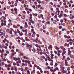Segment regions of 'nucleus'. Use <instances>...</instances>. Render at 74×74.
<instances>
[{
	"instance_id": "f257e3e1",
	"label": "nucleus",
	"mask_w": 74,
	"mask_h": 74,
	"mask_svg": "<svg viewBox=\"0 0 74 74\" xmlns=\"http://www.w3.org/2000/svg\"><path fill=\"white\" fill-rule=\"evenodd\" d=\"M25 39L27 41H30V39H28L27 37H26L25 38Z\"/></svg>"
},
{
	"instance_id": "f03ea898",
	"label": "nucleus",
	"mask_w": 74,
	"mask_h": 74,
	"mask_svg": "<svg viewBox=\"0 0 74 74\" xmlns=\"http://www.w3.org/2000/svg\"><path fill=\"white\" fill-rule=\"evenodd\" d=\"M65 63L66 65H67L68 62H67V60H65Z\"/></svg>"
},
{
	"instance_id": "7ed1b4c3",
	"label": "nucleus",
	"mask_w": 74,
	"mask_h": 74,
	"mask_svg": "<svg viewBox=\"0 0 74 74\" xmlns=\"http://www.w3.org/2000/svg\"><path fill=\"white\" fill-rule=\"evenodd\" d=\"M16 66H20V65L19 64V62H16Z\"/></svg>"
},
{
	"instance_id": "20e7f679",
	"label": "nucleus",
	"mask_w": 74,
	"mask_h": 74,
	"mask_svg": "<svg viewBox=\"0 0 74 74\" xmlns=\"http://www.w3.org/2000/svg\"><path fill=\"white\" fill-rule=\"evenodd\" d=\"M46 23L48 25H50L51 24V22L50 21H48L46 22Z\"/></svg>"
},
{
	"instance_id": "39448f33",
	"label": "nucleus",
	"mask_w": 74,
	"mask_h": 74,
	"mask_svg": "<svg viewBox=\"0 0 74 74\" xmlns=\"http://www.w3.org/2000/svg\"><path fill=\"white\" fill-rule=\"evenodd\" d=\"M13 59H14V60H15V61H16L17 60V58H15L14 57H13Z\"/></svg>"
},
{
	"instance_id": "423d86ee",
	"label": "nucleus",
	"mask_w": 74,
	"mask_h": 74,
	"mask_svg": "<svg viewBox=\"0 0 74 74\" xmlns=\"http://www.w3.org/2000/svg\"><path fill=\"white\" fill-rule=\"evenodd\" d=\"M57 22V21H56V20H54L53 21V23H54V24H56V22Z\"/></svg>"
},
{
	"instance_id": "0eeeda50",
	"label": "nucleus",
	"mask_w": 74,
	"mask_h": 74,
	"mask_svg": "<svg viewBox=\"0 0 74 74\" xmlns=\"http://www.w3.org/2000/svg\"><path fill=\"white\" fill-rule=\"evenodd\" d=\"M8 25H9V26H11V25H12V23H9Z\"/></svg>"
},
{
	"instance_id": "6e6552de",
	"label": "nucleus",
	"mask_w": 74,
	"mask_h": 74,
	"mask_svg": "<svg viewBox=\"0 0 74 74\" xmlns=\"http://www.w3.org/2000/svg\"><path fill=\"white\" fill-rule=\"evenodd\" d=\"M48 60L49 61H50L51 60V58H50V57L48 56Z\"/></svg>"
},
{
	"instance_id": "1a4fd4ad",
	"label": "nucleus",
	"mask_w": 74,
	"mask_h": 74,
	"mask_svg": "<svg viewBox=\"0 0 74 74\" xmlns=\"http://www.w3.org/2000/svg\"><path fill=\"white\" fill-rule=\"evenodd\" d=\"M42 40L43 41H44V42H46V41H45V39H44L43 38H42Z\"/></svg>"
},
{
	"instance_id": "9d476101",
	"label": "nucleus",
	"mask_w": 74,
	"mask_h": 74,
	"mask_svg": "<svg viewBox=\"0 0 74 74\" xmlns=\"http://www.w3.org/2000/svg\"><path fill=\"white\" fill-rule=\"evenodd\" d=\"M28 49H29V50L30 51H32V48H31V47H29L28 48Z\"/></svg>"
},
{
	"instance_id": "9b49d317",
	"label": "nucleus",
	"mask_w": 74,
	"mask_h": 74,
	"mask_svg": "<svg viewBox=\"0 0 74 74\" xmlns=\"http://www.w3.org/2000/svg\"><path fill=\"white\" fill-rule=\"evenodd\" d=\"M17 33H20V31H19V29H17Z\"/></svg>"
},
{
	"instance_id": "f8f14e48",
	"label": "nucleus",
	"mask_w": 74,
	"mask_h": 74,
	"mask_svg": "<svg viewBox=\"0 0 74 74\" xmlns=\"http://www.w3.org/2000/svg\"><path fill=\"white\" fill-rule=\"evenodd\" d=\"M59 33L60 35H61V34L62 33V31H59Z\"/></svg>"
},
{
	"instance_id": "ddd939ff",
	"label": "nucleus",
	"mask_w": 74,
	"mask_h": 74,
	"mask_svg": "<svg viewBox=\"0 0 74 74\" xmlns=\"http://www.w3.org/2000/svg\"><path fill=\"white\" fill-rule=\"evenodd\" d=\"M63 73H67V71H63Z\"/></svg>"
},
{
	"instance_id": "4468645a",
	"label": "nucleus",
	"mask_w": 74,
	"mask_h": 74,
	"mask_svg": "<svg viewBox=\"0 0 74 74\" xmlns=\"http://www.w3.org/2000/svg\"><path fill=\"white\" fill-rule=\"evenodd\" d=\"M26 45H27V47H30V45L28 44H27Z\"/></svg>"
},
{
	"instance_id": "2eb2a0df",
	"label": "nucleus",
	"mask_w": 74,
	"mask_h": 74,
	"mask_svg": "<svg viewBox=\"0 0 74 74\" xmlns=\"http://www.w3.org/2000/svg\"><path fill=\"white\" fill-rule=\"evenodd\" d=\"M8 66L9 67H12L11 65H10V64H9L8 65Z\"/></svg>"
},
{
	"instance_id": "dca6fc26",
	"label": "nucleus",
	"mask_w": 74,
	"mask_h": 74,
	"mask_svg": "<svg viewBox=\"0 0 74 74\" xmlns=\"http://www.w3.org/2000/svg\"><path fill=\"white\" fill-rule=\"evenodd\" d=\"M10 30H11V31H13V32H14V29H12V28H10Z\"/></svg>"
},
{
	"instance_id": "f3484780",
	"label": "nucleus",
	"mask_w": 74,
	"mask_h": 74,
	"mask_svg": "<svg viewBox=\"0 0 74 74\" xmlns=\"http://www.w3.org/2000/svg\"><path fill=\"white\" fill-rule=\"evenodd\" d=\"M20 55H21V56H23V54L22 52H21L20 53Z\"/></svg>"
},
{
	"instance_id": "a211bd4d",
	"label": "nucleus",
	"mask_w": 74,
	"mask_h": 74,
	"mask_svg": "<svg viewBox=\"0 0 74 74\" xmlns=\"http://www.w3.org/2000/svg\"><path fill=\"white\" fill-rule=\"evenodd\" d=\"M19 17H17L16 18V20L17 21H18L19 20Z\"/></svg>"
},
{
	"instance_id": "6ab92c4d",
	"label": "nucleus",
	"mask_w": 74,
	"mask_h": 74,
	"mask_svg": "<svg viewBox=\"0 0 74 74\" xmlns=\"http://www.w3.org/2000/svg\"><path fill=\"white\" fill-rule=\"evenodd\" d=\"M4 54L3 53H2L1 55V58H3L4 57Z\"/></svg>"
},
{
	"instance_id": "aec40b11",
	"label": "nucleus",
	"mask_w": 74,
	"mask_h": 74,
	"mask_svg": "<svg viewBox=\"0 0 74 74\" xmlns=\"http://www.w3.org/2000/svg\"><path fill=\"white\" fill-rule=\"evenodd\" d=\"M68 55H71V53H70V52H68Z\"/></svg>"
},
{
	"instance_id": "412c9836",
	"label": "nucleus",
	"mask_w": 74,
	"mask_h": 74,
	"mask_svg": "<svg viewBox=\"0 0 74 74\" xmlns=\"http://www.w3.org/2000/svg\"><path fill=\"white\" fill-rule=\"evenodd\" d=\"M17 39H18V40H20V39H21V37L19 36H18L17 37Z\"/></svg>"
},
{
	"instance_id": "4be33fe9",
	"label": "nucleus",
	"mask_w": 74,
	"mask_h": 74,
	"mask_svg": "<svg viewBox=\"0 0 74 74\" xmlns=\"http://www.w3.org/2000/svg\"><path fill=\"white\" fill-rule=\"evenodd\" d=\"M20 36H22V35H23V34H21V33H20L19 34Z\"/></svg>"
},
{
	"instance_id": "5701e85b",
	"label": "nucleus",
	"mask_w": 74,
	"mask_h": 74,
	"mask_svg": "<svg viewBox=\"0 0 74 74\" xmlns=\"http://www.w3.org/2000/svg\"><path fill=\"white\" fill-rule=\"evenodd\" d=\"M14 11H18V10H17V9H16V8H14Z\"/></svg>"
},
{
	"instance_id": "b1692460",
	"label": "nucleus",
	"mask_w": 74,
	"mask_h": 74,
	"mask_svg": "<svg viewBox=\"0 0 74 74\" xmlns=\"http://www.w3.org/2000/svg\"><path fill=\"white\" fill-rule=\"evenodd\" d=\"M18 62L19 63H21V61L19 60L18 61Z\"/></svg>"
},
{
	"instance_id": "393cba45",
	"label": "nucleus",
	"mask_w": 74,
	"mask_h": 74,
	"mask_svg": "<svg viewBox=\"0 0 74 74\" xmlns=\"http://www.w3.org/2000/svg\"><path fill=\"white\" fill-rule=\"evenodd\" d=\"M64 19L65 20V22H66V21H67V18H64Z\"/></svg>"
},
{
	"instance_id": "a878e982",
	"label": "nucleus",
	"mask_w": 74,
	"mask_h": 74,
	"mask_svg": "<svg viewBox=\"0 0 74 74\" xmlns=\"http://www.w3.org/2000/svg\"><path fill=\"white\" fill-rule=\"evenodd\" d=\"M64 48L63 46H60V48H61V49H63Z\"/></svg>"
},
{
	"instance_id": "bb28decb",
	"label": "nucleus",
	"mask_w": 74,
	"mask_h": 74,
	"mask_svg": "<svg viewBox=\"0 0 74 74\" xmlns=\"http://www.w3.org/2000/svg\"><path fill=\"white\" fill-rule=\"evenodd\" d=\"M56 70H57L59 71V68H58V67H56Z\"/></svg>"
},
{
	"instance_id": "cd10ccee",
	"label": "nucleus",
	"mask_w": 74,
	"mask_h": 74,
	"mask_svg": "<svg viewBox=\"0 0 74 74\" xmlns=\"http://www.w3.org/2000/svg\"><path fill=\"white\" fill-rule=\"evenodd\" d=\"M24 58L25 59H27V57L26 56H24Z\"/></svg>"
},
{
	"instance_id": "c85d7f7f",
	"label": "nucleus",
	"mask_w": 74,
	"mask_h": 74,
	"mask_svg": "<svg viewBox=\"0 0 74 74\" xmlns=\"http://www.w3.org/2000/svg\"><path fill=\"white\" fill-rule=\"evenodd\" d=\"M28 35H29V37H30V36H31V33H29L28 34Z\"/></svg>"
},
{
	"instance_id": "c756f323",
	"label": "nucleus",
	"mask_w": 74,
	"mask_h": 74,
	"mask_svg": "<svg viewBox=\"0 0 74 74\" xmlns=\"http://www.w3.org/2000/svg\"><path fill=\"white\" fill-rule=\"evenodd\" d=\"M27 13L28 14H30V12H29V10L27 11Z\"/></svg>"
},
{
	"instance_id": "7c9ffc66",
	"label": "nucleus",
	"mask_w": 74,
	"mask_h": 74,
	"mask_svg": "<svg viewBox=\"0 0 74 74\" xmlns=\"http://www.w3.org/2000/svg\"><path fill=\"white\" fill-rule=\"evenodd\" d=\"M35 42H37V43H38V40H35Z\"/></svg>"
},
{
	"instance_id": "2f4dec72",
	"label": "nucleus",
	"mask_w": 74,
	"mask_h": 74,
	"mask_svg": "<svg viewBox=\"0 0 74 74\" xmlns=\"http://www.w3.org/2000/svg\"><path fill=\"white\" fill-rule=\"evenodd\" d=\"M71 69H73V68H74V66H73V65L71 66Z\"/></svg>"
},
{
	"instance_id": "473e14b6",
	"label": "nucleus",
	"mask_w": 74,
	"mask_h": 74,
	"mask_svg": "<svg viewBox=\"0 0 74 74\" xmlns=\"http://www.w3.org/2000/svg\"><path fill=\"white\" fill-rule=\"evenodd\" d=\"M43 29H45V28H46L45 26V25H43Z\"/></svg>"
},
{
	"instance_id": "72a5a7b5",
	"label": "nucleus",
	"mask_w": 74,
	"mask_h": 74,
	"mask_svg": "<svg viewBox=\"0 0 74 74\" xmlns=\"http://www.w3.org/2000/svg\"><path fill=\"white\" fill-rule=\"evenodd\" d=\"M69 44H70V45H72V44H73V42H69Z\"/></svg>"
},
{
	"instance_id": "f704fd0d",
	"label": "nucleus",
	"mask_w": 74,
	"mask_h": 74,
	"mask_svg": "<svg viewBox=\"0 0 74 74\" xmlns=\"http://www.w3.org/2000/svg\"><path fill=\"white\" fill-rule=\"evenodd\" d=\"M71 4L69 3V7H71Z\"/></svg>"
},
{
	"instance_id": "c9c22d12",
	"label": "nucleus",
	"mask_w": 74,
	"mask_h": 74,
	"mask_svg": "<svg viewBox=\"0 0 74 74\" xmlns=\"http://www.w3.org/2000/svg\"><path fill=\"white\" fill-rule=\"evenodd\" d=\"M64 15L65 17H67V15L66 14H64Z\"/></svg>"
},
{
	"instance_id": "e433bc0d",
	"label": "nucleus",
	"mask_w": 74,
	"mask_h": 74,
	"mask_svg": "<svg viewBox=\"0 0 74 74\" xmlns=\"http://www.w3.org/2000/svg\"><path fill=\"white\" fill-rule=\"evenodd\" d=\"M67 59L68 60H70V58H69V57H68L67 58Z\"/></svg>"
},
{
	"instance_id": "4c0bfd02",
	"label": "nucleus",
	"mask_w": 74,
	"mask_h": 74,
	"mask_svg": "<svg viewBox=\"0 0 74 74\" xmlns=\"http://www.w3.org/2000/svg\"><path fill=\"white\" fill-rule=\"evenodd\" d=\"M54 53H55L56 54H58V52L56 51H54Z\"/></svg>"
},
{
	"instance_id": "58836bf2",
	"label": "nucleus",
	"mask_w": 74,
	"mask_h": 74,
	"mask_svg": "<svg viewBox=\"0 0 74 74\" xmlns=\"http://www.w3.org/2000/svg\"><path fill=\"white\" fill-rule=\"evenodd\" d=\"M73 55H71L70 56V58H73Z\"/></svg>"
},
{
	"instance_id": "ea45409f",
	"label": "nucleus",
	"mask_w": 74,
	"mask_h": 74,
	"mask_svg": "<svg viewBox=\"0 0 74 74\" xmlns=\"http://www.w3.org/2000/svg\"><path fill=\"white\" fill-rule=\"evenodd\" d=\"M58 53H61V52H60V50H58Z\"/></svg>"
},
{
	"instance_id": "a19ab883",
	"label": "nucleus",
	"mask_w": 74,
	"mask_h": 74,
	"mask_svg": "<svg viewBox=\"0 0 74 74\" xmlns=\"http://www.w3.org/2000/svg\"><path fill=\"white\" fill-rule=\"evenodd\" d=\"M13 64L14 66H15L16 65V63L15 62H13Z\"/></svg>"
},
{
	"instance_id": "79ce46f5",
	"label": "nucleus",
	"mask_w": 74,
	"mask_h": 74,
	"mask_svg": "<svg viewBox=\"0 0 74 74\" xmlns=\"http://www.w3.org/2000/svg\"><path fill=\"white\" fill-rule=\"evenodd\" d=\"M67 34H69V33H70V31H67Z\"/></svg>"
},
{
	"instance_id": "37998d69",
	"label": "nucleus",
	"mask_w": 74,
	"mask_h": 74,
	"mask_svg": "<svg viewBox=\"0 0 74 74\" xmlns=\"http://www.w3.org/2000/svg\"><path fill=\"white\" fill-rule=\"evenodd\" d=\"M64 7L65 8H68V6L66 5L64 6Z\"/></svg>"
},
{
	"instance_id": "c03bdc74",
	"label": "nucleus",
	"mask_w": 74,
	"mask_h": 74,
	"mask_svg": "<svg viewBox=\"0 0 74 74\" xmlns=\"http://www.w3.org/2000/svg\"><path fill=\"white\" fill-rule=\"evenodd\" d=\"M64 37L65 38H66L67 37V35H65Z\"/></svg>"
},
{
	"instance_id": "a18cd8bd",
	"label": "nucleus",
	"mask_w": 74,
	"mask_h": 74,
	"mask_svg": "<svg viewBox=\"0 0 74 74\" xmlns=\"http://www.w3.org/2000/svg\"><path fill=\"white\" fill-rule=\"evenodd\" d=\"M70 48H69L68 49V52H69V51H70Z\"/></svg>"
},
{
	"instance_id": "49530a36",
	"label": "nucleus",
	"mask_w": 74,
	"mask_h": 74,
	"mask_svg": "<svg viewBox=\"0 0 74 74\" xmlns=\"http://www.w3.org/2000/svg\"><path fill=\"white\" fill-rule=\"evenodd\" d=\"M65 12H67L68 11V10L66 9L65 10Z\"/></svg>"
},
{
	"instance_id": "de8ad7c7",
	"label": "nucleus",
	"mask_w": 74,
	"mask_h": 74,
	"mask_svg": "<svg viewBox=\"0 0 74 74\" xmlns=\"http://www.w3.org/2000/svg\"><path fill=\"white\" fill-rule=\"evenodd\" d=\"M5 66L6 67H8V65L7 64H5Z\"/></svg>"
},
{
	"instance_id": "09e8293b",
	"label": "nucleus",
	"mask_w": 74,
	"mask_h": 74,
	"mask_svg": "<svg viewBox=\"0 0 74 74\" xmlns=\"http://www.w3.org/2000/svg\"><path fill=\"white\" fill-rule=\"evenodd\" d=\"M11 52L12 53H13L14 52V49L11 50Z\"/></svg>"
},
{
	"instance_id": "8fccbe9b",
	"label": "nucleus",
	"mask_w": 74,
	"mask_h": 74,
	"mask_svg": "<svg viewBox=\"0 0 74 74\" xmlns=\"http://www.w3.org/2000/svg\"><path fill=\"white\" fill-rule=\"evenodd\" d=\"M10 34H12V31H10Z\"/></svg>"
},
{
	"instance_id": "3c124183",
	"label": "nucleus",
	"mask_w": 74,
	"mask_h": 74,
	"mask_svg": "<svg viewBox=\"0 0 74 74\" xmlns=\"http://www.w3.org/2000/svg\"><path fill=\"white\" fill-rule=\"evenodd\" d=\"M50 64L51 66H53V63L51 62V64L50 63Z\"/></svg>"
},
{
	"instance_id": "603ef678",
	"label": "nucleus",
	"mask_w": 74,
	"mask_h": 74,
	"mask_svg": "<svg viewBox=\"0 0 74 74\" xmlns=\"http://www.w3.org/2000/svg\"><path fill=\"white\" fill-rule=\"evenodd\" d=\"M63 59H64L66 58V56H63Z\"/></svg>"
},
{
	"instance_id": "864d4df0",
	"label": "nucleus",
	"mask_w": 74,
	"mask_h": 74,
	"mask_svg": "<svg viewBox=\"0 0 74 74\" xmlns=\"http://www.w3.org/2000/svg\"><path fill=\"white\" fill-rule=\"evenodd\" d=\"M60 29H61L62 28V26H60L59 27Z\"/></svg>"
},
{
	"instance_id": "5fc2aeb1",
	"label": "nucleus",
	"mask_w": 74,
	"mask_h": 74,
	"mask_svg": "<svg viewBox=\"0 0 74 74\" xmlns=\"http://www.w3.org/2000/svg\"><path fill=\"white\" fill-rule=\"evenodd\" d=\"M14 6L13 5H10V7H14Z\"/></svg>"
},
{
	"instance_id": "6e6d98bb",
	"label": "nucleus",
	"mask_w": 74,
	"mask_h": 74,
	"mask_svg": "<svg viewBox=\"0 0 74 74\" xmlns=\"http://www.w3.org/2000/svg\"><path fill=\"white\" fill-rule=\"evenodd\" d=\"M70 38V36H67V38H68V39Z\"/></svg>"
},
{
	"instance_id": "4d7b16f0",
	"label": "nucleus",
	"mask_w": 74,
	"mask_h": 74,
	"mask_svg": "<svg viewBox=\"0 0 74 74\" xmlns=\"http://www.w3.org/2000/svg\"><path fill=\"white\" fill-rule=\"evenodd\" d=\"M1 22H2V23H3L4 22V20L2 19L1 20Z\"/></svg>"
},
{
	"instance_id": "13d9d810",
	"label": "nucleus",
	"mask_w": 74,
	"mask_h": 74,
	"mask_svg": "<svg viewBox=\"0 0 74 74\" xmlns=\"http://www.w3.org/2000/svg\"><path fill=\"white\" fill-rule=\"evenodd\" d=\"M5 16L6 17V16H8V15L7 14H5Z\"/></svg>"
},
{
	"instance_id": "bf43d9fd",
	"label": "nucleus",
	"mask_w": 74,
	"mask_h": 74,
	"mask_svg": "<svg viewBox=\"0 0 74 74\" xmlns=\"http://www.w3.org/2000/svg\"><path fill=\"white\" fill-rule=\"evenodd\" d=\"M55 65H56V66H58V63H55Z\"/></svg>"
},
{
	"instance_id": "052dcab7",
	"label": "nucleus",
	"mask_w": 74,
	"mask_h": 74,
	"mask_svg": "<svg viewBox=\"0 0 74 74\" xmlns=\"http://www.w3.org/2000/svg\"><path fill=\"white\" fill-rule=\"evenodd\" d=\"M32 32V33H33L34 32V29H32L31 30Z\"/></svg>"
},
{
	"instance_id": "680f3d73",
	"label": "nucleus",
	"mask_w": 74,
	"mask_h": 74,
	"mask_svg": "<svg viewBox=\"0 0 74 74\" xmlns=\"http://www.w3.org/2000/svg\"><path fill=\"white\" fill-rule=\"evenodd\" d=\"M49 47L50 48H52V46L51 45H50L49 46Z\"/></svg>"
},
{
	"instance_id": "e2e57ef3",
	"label": "nucleus",
	"mask_w": 74,
	"mask_h": 74,
	"mask_svg": "<svg viewBox=\"0 0 74 74\" xmlns=\"http://www.w3.org/2000/svg\"><path fill=\"white\" fill-rule=\"evenodd\" d=\"M33 24H34V21H32L31 22Z\"/></svg>"
},
{
	"instance_id": "0e129e2a",
	"label": "nucleus",
	"mask_w": 74,
	"mask_h": 74,
	"mask_svg": "<svg viewBox=\"0 0 74 74\" xmlns=\"http://www.w3.org/2000/svg\"><path fill=\"white\" fill-rule=\"evenodd\" d=\"M8 4H10V5L11 4V2L10 1H9V2H8Z\"/></svg>"
},
{
	"instance_id": "69168bd1",
	"label": "nucleus",
	"mask_w": 74,
	"mask_h": 74,
	"mask_svg": "<svg viewBox=\"0 0 74 74\" xmlns=\"http://www.w3.org/2000/svg\"><path fill=\"white\" fill-rule=\"evenodd\" d=\"M34 3H35V5H37V2H34Z\"/></svg>"
},
{
	"instance_id": "338daca9",
	"label": "nucleus",
	"mask_w": 74,
	"mask_h": 74,
	"mask_svg": "<svg viewBox=\"0 0 74 74\" xmlns=\"http://www.w3.org/2000/svg\"><path fill=\"white\" fill-rule=\"evenodd\" d=\"M6 53H9V51H6Z\"/></svg>"
},
{
	"instance_id": "774afa93",
	"label": "nucleus",
	"mask_w": 74,
	"mask_h": 74,
	"mask_svg": "<svg viewBox=\"0 0 74 74\" xmlns=\"http://www.w3.org/2000/svg\"><path fill=\"white\" fill-rule=\"evenodd\" d=\"M71 22H72V23H74V21L73 20H72L71 21Z\"/></svg>"
}]
</instances>
